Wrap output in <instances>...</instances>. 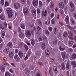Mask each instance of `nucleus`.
<instances>
[{"mask_svg": "<svg viewBox=\"0 0 76 76\" xmlns=\"http://www.w3.org/2000/svg\"><path fill=\"white\" fill-rule=\"evenodd\" d=\"M7 13L8 14L9 18H12L13 15V12L10 8H7L6 10Z\"/></svg>", "mask_w": 76, "mask_h": 76, "instance_id": "obj_1", "label": "nucleus"}, {"mask_svg": "<svg viewBox=\"0 0 76 76\" xmlns=\"http://www.w3.org/2000/svg\"><path fill=\"white\" fill-rule=\"evenodd\" d=\"M34 72V73L36 75V76H42L41 73V72H39V70H38V68H36V69Z\"/></svg>", "mask_w": 76, "mask_h": 76, "instance_id": "obj_2", "label": "nucleus"}, {"mask_svg": "<svg viewBox=\"0 0 76 76\" xmlns=\"http://www.w3.org/2000/svg\"><path fill=\"white\" fill-rule=\"evenodd\" d=\"M68 38H69V44L70 46H72L73 43H74V42L72 40V38L68 36Z\"/></svg>", "mask_w": 76, "mask_h": 76, "instance_id": "obj_3", "label": "nucleus"}, {"mask_svg": "<svg viewBox=\"0 0 76 76\" xmlns=\"http://www.w3.org/2000/svg\"><path fill=\"white\" fill-rule=\"evenodd\" d=\"M58 7L60 9H63L64 7V4L62 2H60L58 4Z\"/></svg>", "mask_w": 76, "mask_h": 76, "instance_id": "obj_4", "label": "nucleus"}, {"mask_svg": "<svg viewBox=\"0 0 76 76\" xmlns=\"http://www.w3.org/2000/svg\"><path fill=\"white\" fill-rule=\"evenodd\" d=\"M26 37L28 38V37H30V36H31V31L30 30H27L26 32Z\"/></svg>", "mask_w": 76, "mask_h": 76, "instance_id": "obj_5", "label": "nucleus"}, {"mask_svg": "<svg viewBox=\"0 0 76 76\" xmlns=\"http://www.w3.org/2000/svg\"><path fill=\"white\" fill-rule=\"evenodd\" d=\"M23 11L24 14L26 15L28 13V10L27 8H23Z\"/></svg>", "mask_w": 76, "mask_h": 76, "instance_id": "obj_6", "label": "nucleus"}, {"mask_svg": "<svg viewBox=\"0 0 76 76\" xmlns=\"http://www.w3.org/2000/svg\"><path fill=\"white\" fill-rule=\"evenodd\" d=\"M47 15V10H45L44 12V11H42V16H44L45 17Z\"/></svg>", "mask_w": 76, "mask_h": 76, "instance_id": "obj_7", "label": "nucleus"}, {"mask_svg": "<svg viewBox=\"0 0 76 76\" xmlns=\"http://www.w3.org/2000/svg\"><path fill=\"white\" fill-rule=\"evenodd\" d=\"M71 65L73 67L75 68L76 67V62L75 61H72L71 62Z\"/></svg>", "mask_w": 76, "mask_h": 76, "instance_id": "obj_8", "label": "nucleus"}, {"mask_svg": "<svg viewBox=\"0 0 76 76\" xmlns=\"http://www.w3.org/2000/svg\"><path fill=\"white\" fill-rule=\"evenodd\" d=\"M14 58L16 61L18 62L20 60V58L18 55H15L14 56Z\"/></svg>", "mask_w": 76, "mask_h": 76, "instance_id": "obj_9", "label": "nucleus"}, {"mask_svg": "<svg viewBox=\"0 0 76 76\" xmlns=\"http://www.w3.org/2000/svg\"><path fill=\"white\" fill-rule=\"evenodd\" d=\"M6 69V67L4 65H2L0 67V70L1 71L4 72L5 71V69Z\"/></svg>", "mask_w": 76, "mask_h": 76, "instance_id": "obj_10", "label": "nucleus"}, {"mask_svg": "<svg viewBox=\"0 0 76 76\" xmlns=\"http://www.w3.org/2000/svg\"><path fill=\"white\" fill-rule=\"evenodd\" d=\"M38 0H33V5L35 6H37L38 5Z\"/></svg>", "mask_w": 76, "mask_h": 76, "instance_id": "obj_11", "label": "nucleus"}, {"mask_svg": "<svg viewBox=\"0 0 76 76\" xmlns=\"http://www.w3.org/2000/svg\"><path fill=\"white\" fill-rule=\"evenodd\" d=\"M65 21L67 24H69V18L68 16H67L66 17V18L65 19Z\"/></svg>", "mask_w": 76, "mask_h": 76, "instance_id": "obj_12", "label": "nucleus"}, {"mask_svg": "<svg viewBox=\"0 0 76 76\" xmlns=\"http://www.w3.org/2000/svg\"><path fill=\"white\" fill-rule=\"evenodd\" d=\"M53 69L54 72H55V74H57V73H58V71H57V66H53Z\"/></svg>", "mask_w": 76, "mask_h": 76, "instance_id": "obj_13", "label": "nucleus"}, {"mask_svg": "<svg viewBox=\"0 0 76 76\" xmlns=\"http://www.w3.org/2000/svg\"><path fill=\"white\" fill-rule=\"evenodd\" d=\"M9 47L7 46L5 47V49L3 50L4 52H6L7 54L9 53Z\"/></svg>", "mask_w": 76, "mask_h": 76, "instance_id": "obj_14", "label": "nucleus"}, {"mask_svg": "<svg viewBox=\"0 0 76 76\" xmlns=\"http://www.w3.org/2000/svg\"><path fill=\"white\" fill-rule=\"evenodd\" d=\"M32 14L34 16H36V10L35 9H33L32 10Z\"/></svg>", "mask_w": 76, "mask_h": 76, "instance_id": "obj_15", "label": "nucleus"}, {"mask_svg": "<svg viewBox=\"0 0 76 76\" xmlns=\"http://www.w3.org/2000/svg\"><path fill=\"white\" fill-rule=\"evenodd\" d=\"M7 46L9 47L10 48H12V47H13V44H12V43L11 42H10L7 45Z\"/></svg>", "mask_w": 76, "mask_h": 76, "instance_id": "obj_16", "label": "nucleus"}, {"mask_svg": "<svg viewBox=\"0 0 76 76\" xmlns=\"http://www.w3.org/2000/svg\"><path fill=\"white\" fill-rule=\"evenodd\" d=\"M13 53L12 51H11L9 52V57L10 58H12L13 57Z\"/></svg>", "mask_w": 76, "mask_h": 76, "instance_id": "obj_17", "label": "nucleus"}, {"mask_svg": "<svg viewBox=\"0 0 76 76\" xmlns=\"http://www.w3.org/2000/svg\"><path fill=\"white\" fill-rule=\"evenodd\" d=\"M19 36L20 38L23 39L24 38V33H22L19 34Z\"/></svg>", "mask_w": 76, "mask_h": 76, "instance_id": "obj_18", "label": "nucleus"}, {"mask_svg": "<svg viewBox=\"0 0 76 76\" xmlns=\"http://www.w3.org/2000/svg\"><path fill=\"white\" fill-rule=\"evenodd\" d=\"M18 54L20 58H22V57H23V53H22V51H19L18 53Z\"/></svg>", "mask_w": 76, "mask_h": 76, "instance_id": "obj_19", "label": "nucleus"}, {"mask_svg": "<svg viewBox=\"0 0 76 76\" xmlns=\"http://www.w3.org/2000/svg\"><path fill=\"white\" fill-rule=\"evenodd\" d=\"M51 67H50L49 69V73L50 75L51 76H53V72L51 71Z\"/></svg>", "mask_w": 76, "mask_h": 76, "instance_id": "obj_20", "label": "nucleus"}, {"mask_svg": "<svg viewBox=\"0 0 76 76\" xmlns=\"http://www.w3.org/2000/svg\"><path fill=\"white\" fill-rule=\"evenodd\" d=\"M62 58H63V60H64L65 57L66 56V53L65 52H62L61 53Z\"/></svg>", "mask_w": 76, "mask_h": 76, "instance_id": "obj_21", "label": "nucleus"}, {"mask_svg": "<svg viewBox=\"0 0 76 76\" xmlns=\"http://www.w3.org/2000/svg\"><path fill=\"white\" fill-rule=\"evenodd\" d=\"M4 27H2V28L3 31H5V30H6V28L7 27V23H4Z\"/></svg>", "mask_w": 76, "mask_h": 76, "instance_id": "obj_22", "label": "nucleus"}, {"mask_svg": "<svg viewBox=\"0 0 76 76\" xmlns=\"http://www.w3.org/2000/svg\"><path fill=\"white\" fill-rule=\"evenodd\" d=\"M0 18L1 20H4V15H1L0 16Z\"/></svg>", "mask_w": 76, "mask_h": 76, "instance_id": "obj_23", "label": "nucleus"}, {"mask_svg": "<svg viewBox=\"0 0 76 76\" xmlns=\"http://www.w3.org/2000/svg\"><path fill=\"white\" fill-rule=\"evenodd\" d=\"M70 20L71 21V22L73 25H75V21L74 20V19L72 18H71Z\"/></svg>", "mask_w": 76, "mask_h": 76, "instance_id": "obj_24", "label": "nucleus"}, {"mask_svg": "<svg viewBox=\"0 0 76 76\" xmlns=\"http://www.w3.org/2000/svg\"><path fill=\"white\" fill-rule=\"evenodd\" d=\"M42 48L43 50H45V43H42Z\"/></svg>", "mask_w": 76, "mask_h": 76, "instance_id": "obj_25", "label": "nucleus"}, {"mask_svg": "<svg viewBox=\"0 0 76 76\" xmlns=\"http://www.w3.org/2000/svg\"><path fill=\"white\" fill-rule=\"evenodd\" d=\"M59 49L61 51H64L65 50V47L64 46L63 47H59Z\"/></svg>", "mask_w": 76, "mask_h": 76, "instance_id": "obj_26", "label": "nucleus"}, {"mask_svg": "<svg viewBox=\"0 0 76 76\" xmlns=\"http://www.w3.org/2000/svg\"><path fill=\"white\" fill-rule=\"evenodd\" d=\"M31 42L32 45H33V46H34V44H35V40H34V39H31Z\"/></svg>", "mask_w": 76, "mask_h": 76, "instance_id": "obj_27", "label": "nucleus"}, {"mask_svg": "<svg viewBox=\"0 0 76 76\" xmlns=\"http://www.w3.org/2000/svg\"><path fill=\"white\" fill-rule=\"evenodd\" d=\"M42 6V2H41V1H39V7H40L41 6Z\"/></svg>", "mask_w": 76, "mask_h": 76, "instance_id": "obj_28", "label": "nucleus"}, {"mask_svg": "<svg viewBox=\"0 0 76 76\" xmlns=\"http://www.w3.org/2000/svg\"><path fill=\"white\" fill-rule=\"evenodd\" d=\"M61 66L62 68V69L64 70L65 69V65H64V63H62L61 64Z\"/></svg>", "mask_w": 76, "mask_h": 76, "instance_id": "obj_29", "label": "nucleus"}, {"mask_svg": "<svg viewBox=\"0 0 76 76\" xmlns=\"http://www.w3.org/2000/svg\"><path fill=\"white\" fill-rule=\"evenodd\" d=\"M57 39H55V40L53 42V45H56L57 43Z\"/></svg>", "mask_w": 76, "mask_h": 76, "instance_id": "obj_30", "label": "nucleus"}, {"mask_svg": "<svg viewBox=\"0 0 76 76\" xmlns=\"http://www.w3.org/2000/svg\"><path fill=\"white\" fill-rule=\"evenodd\" d=\"M68 34L70 36H71V37H73V34L72 32L68 31Z\"/></svg>", "mask_w": 76, "mask_h": 76, "instance_id": "obj_31", "label": "nucleus"}, {"mask_svg": "<svg viewBox=\"0 0 76 76\" xmlns=\"http://www.w3.org/2000/svg\"><path fill=\"white\" fill-rule=\"evenodd\" d=\"M45 34H47L49 36V35H50V32H49V31H48V30H46L45 31Z\"/></svg>", "mask_w": 76, "mask_h": 76, "instance_id": "obj_32", "label": "nucleus"}, {"mask_svg": "<svg viewBox=\"0 0 76 76\" xmlns=\"http://www.w3.org/2000/svg\"><path fill=\"white\" fill-rule=\"evenodd\" d=\"M29 18H30V15H29L28 14L26 16V20L29 19Z\"/></svg>", "mask_w": 76, "mask_h": 76, "instance_id": "obj_33", "label": "nucleus"}, {"mask_svg": "<svg viewBox=\"0 0 76 76\" xmlns=\"http://www.w3.org/2000/svg\"><path fill=\"white\" fill-rule=\"evenodd\" d=\"M14 6L15 9H18V8H19V7H18V5H17L16 4H14Z\"/></svg>", "mask_w": 76, "mask_h": 76, "instance_id": "obj_34", "label": "nucleus"}, {"mask_svg": "<svg viewBox=\"0 0 76 76\" xmlns=\"http://www.w3.org/2000/svg\"><path fill=\"white\" fill-rule=\"evenodd\" d=\"M76 54L75 53H73L72 56V58L73 59H75L76 58Z\"/></svg>", "mask_w": 76, "mask_h": 76, "instance_id": "obj_35", "label": "nucleus"}, {"mask_svg": "<svg viewBox=\"0 0 76 76\" xmlns=\"http://www.w3.org/2000/svg\"><path fill=\"white\" fill-rule=\"evenodd\" d=\"M3 65L4 66H9V64L7 62L4 61L3 62Z\"/></svg>", "mask_w": 76, "mask_h": 76, "instance_id": "obj_36", "label": "nucleus"}, {"mask_svg": "<svg viewBox=\"0 0 76 76\" xmlns=\"http://www.w3.org/2000/svg\"><path fill=\"white\" fill-rule=\"evenodd\" d=\"M9 6V2L6 1L5 4V7H7V6Z\"/></svg>", "mask_w": 76, "mask_h": 76, "instance_id": "obj_37", "label": "nucleus"}, {"mask_svg": "<svg viewBox=\"0 0 76 76\" xmlns=\"http://www.w3.org/2000/svg\"><path fill=\"white\" fill-rule=\"evenodd\" d=\"M63 35L64 37H67L68 35V34H67V32H65L64 33Z\"/></svg>", "mask_w": 76, "mask_h": 76, "instance_id": "obj_38", "label": "nucleus"}, {"mask_svg": "<svg viewBox=\"0 0 76 76\" xmlns=\"http://www.w3.org/2000/svg\"><path fill=\"white\" fill-rule=\"evenodd\" d=\"M18 44L19 47H23V46L24 45V44L21 42H20Z\"/></svg>", "mask_w": 76, "mask_h": 76, "instance_id": "obj_39", "label": "nucleus"}, {"mask_svg": "<svg viewBox=\"0 0 76 76\" xmlns=\"http://www.w3.org/2000/svg\"><path fill=\"white\" fill-rule=\"evenodd\" d=\"M5 76H10V74L8 72H6L5 74Z\"/></svg>", "mask_w": 76, "mask_h": 76, "instance_id": "obj_40", "label": "nucleus"}, {"mask_svg": "<svg viewBox=\"0 0 76 76\" xmlns=\"http://www.w3.org/2000/svg\"><path fill=\"white\" fill-rule=\"evenodd\" d=\"M24 47L26 49V51H28V46L26 45H24Z\"/></svg>", "mask_w": 76, "mask_h": 76, "instance_id": "obj_41", "label": "nucleus"}, {"mask_svg": "<svg viewBox=\"0 0 76 76\" xmlns=\"http://www.w3.org/2000/svg\"><path fill=\"white\" fill-rule=\"evenodd\" d=\"M21 27L23 29H25V25H24V24H21Z\"/></svg>", "mask_w": 76, "mask_h": 76, "instance_id": "obj_42", "label": "nucleus"}, {"mask_svg": "<svg viewBox=\"0 0 76 76\" xmlns=\"http://www.w3.org/2000/svg\"><path fill=\"white\" fill-rule=\"evenodd\" d=\"M70 66V64L69 63H67L66 64V69H69V66Z\"/></svg>", "mask_w": 76, "mask_h": 76, "instance_id": "obj_43", "label": "nucleus"}, {"mask_svg": "<svg viewBox=\"0 0 76 76\" xmlns=\"http://www.w3.org/2000/svg\"><path fill=\"white\" fill-rule=\"evenodd\" d=\"M70 6L71 8H73L74 7V4L70 2Z\"/></svg>", "mask_w": 76, "mask_h": 76, "instance_id": "obj_44", "label": "nucleus"}, {"mask_svg": "<svg viewBox=\"0 0 76 76\" xmlns=\"http://www.w3.org/2000/svg\"><path fill=\"white\" fill-rule=\"evenodd\" d=\"M54 16V12H52L50 14V17L51 18H53Z\"/></svg>", "mask_w": 76, "mask_h": 76, "instance_id": "obj_45", "label": "nucleus"}, {"mask_svg": "<svg viewBox=\"0 0 76 76\" xmlns=\"http://www.w3.org/2000/svg\"><path fill=\"white\" fill-rule=\"evenodd\" d=\"M37 13H40V12H41V10L39 8L37 9Z\"/></svg>", "mask_w": 76, "mask_h": 76, "instance_id": "obj_46", "label": "nucleus"}, {"mask_svg": "<svg viewBox=\"0 0 76 76\" xmlns=\"http://www.w3.org/2000/svg\"><path fill=\"white\" fill-rule=\"evenodd\" d=\"M43 39L44 41L47 40V37H45V36H43Z\"/></svg>", "mask_w": 76, "mask_h": 76, "instance_id": "obj_47", "label": "nucleus"}, {"mask_svg": "<svg viewBox=\"0 0 76 76\" xmlns=\"http://www.w3.org/2000/svg\"><path fill=\"white\" fill-rule=\"evenodd\" d=\"M25 72L26 73H29L30 72V70H29V69H28L27 70L25 69Z\"/></svg>", "mask_w": 76, "mask_h": 76, "instance_id": "obj_48", "label": "nucleus"}, {"mask_svg": "<svg viewBox=\"0 0 76 76\" xmlns=\"http://www.w3.org/2000/svg\"><path fill=\"white\" fill-rule=\"evenodd\" d=\"M59 12H60L61 14L62 15H63V10H60Z\"/></svg>", "mask_w": 76, "mask_h": 76, "instance_id": "obj_49", "label": "nucleus"}, {"mask_svg": "<svg viewBox=\"0 0 76 76\" xmlns=\"http://www.w3.org/2000/svg\"><path fill=\"white\" fill-rule=\"evenodd\" d=\"M1 1L2 5H3L4 3V0H1Z\"/></svg>", "mask_w": 76, "mask_h": 76, "instance_id": "obj_50", "label": "nucleus"}, {"mask_svg": "<svg viewBox=\"0 0 76 76\" xmlns=\"http://www.w3.org/2000/svg\"><path fill=\"white\" fill-rule=\"evenodd\" d=\"M13 31L14 32V34H15V35H17V31H16L14 30Z\"/></svg>", "mask_w": 76, "mask_h": 76, "instance_id": "obj_51", "label": "nucleus"}, {"mask_svg": "<svg viewBox=\"0 0 76 76\" xmlns=\"http://www.w3.org/2000/svg\"><path fill=\"white\" fill-rule=\"evenodd\" d=\"M21 3L22 4H25V0H21Z\"/></svg>", "mask_w": 76, "mask_h": 76, "instance_id": "obj_52", "label": "nucleus"}, {"mask_svg": "<svg viewBox=\"0 0 76 76\" xmlns=\"http://www.w3.org/2000/svg\"><path fill=\"white\" fill-rule=\"evenodd\" d=\"M61 60V58L60 56H58V61H60V60Z\"/></svg>", "mask_w": 76, "mask_h": 76, "instance_id": "obj_53", "label": "nucleus"}, {"mask_svg": "<svg viewBox=\"0 0 76 76\" xmlns=\"http://www.w3.org/2000/svg\"><path fill=\"white\" fill-rule=\"evenodd\" d=\"M48 29L50 31H53V27H50L48 28Z\"/></svg>", "mask_w": 76, "mask_h": 76, "instance_id": "obj_54", "label": "nucleus"}, {"mask_svg": "<svg viewBox=\"0 0 76 76\" xmlns=\"http://www.w3.org/2000/svg\"><path fill=\"white\" fill-rule=\"evenodd\" d=\"M73 15H74V17L75 19H76V14H75V13H73Z\"/></svg>", "mask_w": 76, "mask_h": 76, "instance_id": "obj_55", "label": "nucleus"}, {"mask_svg": "<svg viewBox=\"0 0 76 76\" xmlns=\"http://www.w3.org/2000/svg\"><path fill=\"white\" fill-rule=\"evenodd\" d=\"M52 23L53 24H54V23H55V21H54V19H53L52 20Z\"/></svg>", "mask_w": 76, "mask_h": 76, "instance_id": "obj_56", "label": "nucleus"}, {"mask_svg": "<svg viewBox=\"0 0 76 76\" xmlns=\"http://www.w3.org/2000/svg\"><path fill=\"white\" fill-rule=\"evenodd\" d=\"M37 29L39 31V30H41V27L39 26H38L37 27Z\"/></svg>", "mask_w": 76, "mask_h": 76, "instance_id": "obj_57", "label": "nucleus"}, {"mask_svg": "<svg viewBox=\"0 0 76 76\" xmlns=\"http://www.w3.org/2000/svg\"><path fill=\"white\" fill-rule=\"evenodd\" d=\"M39 41H42V38L41 37H39Z\"/></svg>", "mask_w": 76, "mask_h": 76, "instance_id": "obj_58", "label": "nucleus"}, {"mask_svg": "<svg viewBox=\"0 0 76 76\" xmlns=\"http://www.w3.org/2000/svg\"><path fill=\"white\" fill-rule=\"evenodd\" d=\"M29 25H30V26H31V27H32V26H33V23H30L29 24Z\"/></svg>", "mask_w": 76, "mask_h": 76, "instance_id": "obj_59", "label": "nucleus"}, {"mask_svg": "<svg viewBox=\"0 0 76 76\" xmlns=\"http://www.w3.org/2000/svg\"><path fill=\"white\" fill-rule=\"evenodd\" d=\"M27 3L28 5H29L31 4V2L29 1V0H27Z\"/></svg>", "mask_w": 76, "mask_h": 76, "instance_id": "obj_60", "label": "nucleus"}, {"mask_svg": "<svg viewBox=\"0 0 76 76\" xmlns=\"http://www.w3.org/2000/svg\"><path fill=\"white\" fill-rule=\"evenodd\" d=\"M18 30L19 32H21V29H20V27H18Z\"/></svg>", "mask_w": 76, "mask_h": 76, "instance_id": "obj_61", "label": "nucleus"}, {"mask_svg": "<svg viewBox=\"0 0 76 76\" xmlns=\"http://www.w3.org/2000/svg\"><path fill=\"white\" fill-rule=\"evenodd\" d=\"M38 23L40 25H41V21L40 20H38Z\"/></svg>", "mask_w": 76, "mask_h": 76, "instance_id": "obj_62", "label": "nucleus"}, {"mask_svg": "<svg viewBox=\"0 0 76 76\" xmlns=\"http://www.w3.org/2000/svg\"><path fill=\"white\" fill-rule=\"evenodd\" d=\"M16 5H17V6L19 8H20V4H19V3H18Z\"/></svg>", "mask_w": 76, "mask_h": 76, "instance_id": "obj_63", "label": "nucleus"}, {"mask_svg": "<svg viewBox=\"0 0 76 76\" xmlns=\"http://www.w3.org/2000/svg\"><path fill=\"white\" fill-rule=\"evenodd\" d=\"M46 56L48 57L49 56H50V54L49 53H46Z\"/></svg>", "mask_w": 76, "mask_h": 76, "instance_id": "obj_64", "label": "nucleus"}]
</instances>
